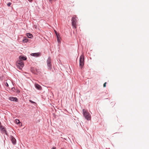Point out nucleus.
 Wrapping results in <instances>:
<instances>
[{"instance_id": "obj_1", "label": "nucleus", "mask_w": 149, "mask_h": 149, "mask_svg": "<svg viewBox=\"0 0 149 149\" xmlns=\"http://www.w3.org/2000/svg\"><path fill=\"white\" fill-rule=\"evenodd\" d=\"M85 119L88 120H91V116L88 111L85 109H83L82 110Z\"/></svg>"}, {"instance_id": "obj_2", "label": "nucleus", "mask_w": 149, "mask_h": 149, "mask_svg": "<svg viewBox=\"0 0 149 149\" xmlns=\"http://www.w3.org/2000/svg\"><path fill=\"white\" fill-rule=\"evenodd\" d=\"M72 24L73 28H77V17L76 16L73 17L71 19Z\"/></svg>"}, {"instance_id": "obj_3", "label": "nucleus", "mask_w": 149, "mask_h": 149, "mask_svg": "<svg viewBox=\"0 0 149 149\" xmlns=\"http://www.w3.org/2000/svg\"><path fill=\"white\" fill-rule=\"evenodd\" d=\"M46 62L48 69L51 70L52 68V67L51 63V59L50 57H48Z\"/></svg>"}, {"instance_id": "obj_4", "label": "nucleus", "mask_w": 149, "mask_h": 149, "mask_svg": "<svg viewBox=\"0 0 149 149\" xmlns=\"http://www.w3.org/2000/svg\"><path fill=\"white\" fill-rule=\"evenodd\" d=\"M16 65L17 67L20 70H21L24 66L23 61H17L16 63Z\"/></svg>"}, {"instance_id": "obj_5", "label": "nucleus", "mask_w": 149, "mask_h": 149, "mask_svg": "<svg viewBox=\"0 0 149 149\" xmlns=\"http://www.w3.org/2000/svg\"><path fill=\"white\" fill-rule=\"evenodd\" d=\"M84 56L83 54L81 55L80 58L79 59V66L80 67L82 68L84 65Z\"/></svg>"}, {"instance_id": "obj_6", "label": "nucleus", "mask_w": 149, "mask_h": 149, "mask_svg": "<svg viewBox=\"0 0 149 149\" xmlns=\"http://www.w3.org/2000/svg\"><path fill=\"white\" fill-rule=\"evenodd\" d=\"M10 138L12 143L14 144H15L16 143V140L15 138L12 136H10Z\"/></svg>"}, {"instance_id": "obj_7", "label": "nucleus", "mask_w": 149, "mask_h": 149, "mask_svg": "<svg viewBox=\"0 0 149 149\" xmlns=\"http://www.w3.org/2000/svg\"><path fill=\"white\" fill-rule=\"evenodd\" d=\"M19 61H22L23 60L25 61L26 59V56H20L19 57Z\"/></svg>"}, {"instance_id": "obj_8", "label": "nucleus", "mask_w": 149, "mask_h": 149, "mask_svg": "<svg viewBox=\"0 0 149 149\" xmlns=\"http://www.w3.org/2000/svg\"><path fill=\"white\" fill-rule=\"evenodd\" d=\"M0 129L1 130V133H5L7 135L6 133V131L5 130V128L2 126L0 127Z\"/></svg>"}, {"instance_id": "obj_9", "label": "nucleus", "mask_w": 149, "mask_h": 149, "mask_svg": "<svg viewBox=\"0 0 149 149\" xmlns=\"http://www.w3.org/2000/svg\"><path fill=\"white\" fill-rule=\"evenodd\" d=\"M9 99L11 101H17V99L16 97H9Z\"/></svg>"}, {"instance_id": "obj_10", "label": "nucleus", "mask_w": 149, "mask_h": 149, "mask_svg": "<svg viewBox=\"0 0 149 149\" xmlns=\"http://www.w3.org/2000/svg\"><path fill=\"white\" fill-rule=\"evenodd\" d=\"M32 56H35L36 57H38L40 56V53H37L32 54H31Z\"/></svg>"}, {"instance_id": "obj_11", "label": "nucleus", "mask_w": 149, "mask_h": 149, "mask_svg": "<svg viewBox=\"0 0 149 149\" xmlns=\"http://www.w3.org/2000/svg\"><path fill=\"white\" fill-rule=\"evenodd\" d=\"M35 87L38 89L40 90L41 89V87L40 85L37 84H35Z\"/></svg>"}, {"instance_id": "obj_12", "label": "nucleus", "mask_w": 149, "mask_h": 149, "mask_svg": "<svg viewBox=\"0 0 149 149\" xmlns=\"http://www.w3.org/2000/svg\"><path fill=\"white\" fill-rule=\"evenodd\" d=\"M6 82H8V83L9 85H11L12 84H13V81L10 79H7L6 80Z\"/></svg>"}, {"instance_id": "obj_13", "label": "nucleus", "mask_w": 149, "mask_h": 149, "mask_svg": "<svg viewBox=\"0 0 149 149\" xmlns=\"http://www.w3.org/2000/svg\"><path fill=\"white\" fill-rule=\"evenodd\" d=\"M28 41V39L25 38L22 40V41L23 42H26Z\"/></svg>"}, {"instance_id": "obj_14", "label": "nucleus", "mask_w": 149, "mask_h": 149, "mask_svg": "<svg viewBox=\"0 0 149 149\" xmlns=\"http://www.w3.org/2000/svg\"><path fill=\"white\" fill-rule=\"evenodd\" d=\"M26 36L28 37H29V36L30 37H33V35L32 34H31L30 33H27L26 34Z\"/></svg>"}, {"instance_id": "obj_15", "label": "nucleus", "mask_w": 149, "mask_h": 149, "mask_svg": "<svg viewBox=\"0 0 149 149\" xmlns=\"http://www.w3.org/2000/svg\"><path fill=\"white\" fill-rule=\"evenodd\" d=\"M54 32L57 36V37H58L60 36L59 33H58L57 32L56 30H54Z\"/></svg>"}, {"instance_id": "obj_16", "label": "nucleus", "mask_w": 149, "mask_h": 149, "mask_svg": "<svg viewBox=\"0 0 149 149\" xmlns=\"http://www.w3.org/2000/svg\"><path fill=\"white\" fill-rule=\"evenodd\" d=\"M61 40V38H57V41L58 43H60Z\"/></svg>"}, {"instance_id": "obj_17", "label": "nucleus", "mask_w": 149, "mask_h": 149, "mask_svg": "<svg viewBox=\"0 0 149 149\" xmlns=\"http://www.w3.org/2000/svg\"><path fill=\"white\" fill-rule=\"evenodd\" d=\"M15 120L16 123L17 124H19L20 122L19 120L18 119H16Z\"/></svg>"}, {"instance_id": "obj_18", "label": "nucleus", "mask_w": 149, "mask_h": 149, "mask_svg": "<svg viewBox=\"0 0 149 149\" xmlns=\"http://www.w3.org/2000/svg\"><path fill=\"white\" fill-rule=\"evenodd\" d=\"M29 102H30L32 103H33V104H35L36 103L35 102L32 101L31 100H29Z\"/></svg>"}, {"instance_id": "obj_19", "label": "nucleus", "mask_w": 149, "mask_h": 149, "mask_svg": "<svg viewBox=\"0 0 149 149\" xmlns=\"http://www.w3.org/2000/svg\"><path fill=\"white\" fill-rule=\"evenodd\" d=\"M5 85L7 86H8V82H6L5 83Z\"/></svg>"}, {"instance_id": "obj_20", "label": "nucleus", "mask_w": 149, "mask_h": 149, "mask_svg": "<svg viewBox=\"0 0 149 149\" xmlns=\"http://www.w3.org/2000/svg\"><path fill=\"white\" fill-rule=\"evenodd\" d=\"M106 83H106V82H105V83L104 84V85H103V86H104V87H105L106 86Z\"/></svg>"}, {"instance_id": "obj_21", "label": "nucleus", "mask_w": 149, "mask_h": 149, "mask_svg": "<svg viewBox=\"0 0 149 149\" xmlns=\"http://www.w3.org/2000/svg\"><path fill=\"white\" fill-rule=\"evenodd\" d=\"M15 90V88H14V87L12 88V91H14Z\"/></svg>"}, {"instance_id": "obj_22", "label": "nucleus", "mask_w": 149, "mask_h": 149, "mask_svg": "<svg viewBox=\"0 0 149 149\" xmlns=\"http://www.w3.org/2000/svg\"><path fill=\"white\" fill-rule=\"evenodd\" d=\"M10 5V3H8V4H7V5L8 6H9Z\"/></svg>"}, {"instance_id": "obj_23", "label": "nucleus", "mask_w": 149, "mask_h": 149, "mask_svg": "<svg viewBox=\"0 0 149 149\" xmlns=\"http://www.w3.org/2000/svg\"><path fill=\"white\" fill-rule=\"evenodd\" d=\"M52 149H56V148L55 147H53L52 148Z\"/></svg>"}, {"instance_id": "obj_24", "label": "nucleus", "mask_w": 149, "mask_h": 149, "mask_svg": "<svg viewBox=\"0 0 149 149\" xmlns=\"http://www.w3.org/2000/svg\"><path fill=\"white\" fill-rule=\"evenodd\" d=\"M49 1H51L52 0H49Z\"/></svg>"}, {"instance_id": "obj_25", "label": "nucleus", "mask_w": 149, "mask_h": 149, "mask_svg": "<svg viewBox=\"0 0 149 149\" xmlns=\"http://www.w3.org/2000/svg\"><path fill=\"white\" fill-rule=\"evenodd\" d=\"M18 92H20V91H18Z\"/></svg>"}]
</instances>
